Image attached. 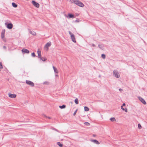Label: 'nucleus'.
<instances>
[{"mask_svg": "<svg viewBox=\"0 0 147 147\" xmlns=\"http://www.w3.org/2000/svg\"><path fill=\"white\" fill-rule=\"evenodd\" d=\"M40 60L42 61H45L47 60V59L45 57H42L40 58Z\"/></svg>", "mask_w": 147, "mask_h": 147, "instance_id": "6ab92c4d", "label": "nucleus"}, {"mask_svg": "<svg viewBox=\"0 0 147 147\" xmlns=\"http://www.w3.org/2000/svg\"><path fill=\"white\" fill-rule=\"evenodd\" d=\"M37 53L38 54V57L40 58L41 57V51L39 49H38V50Z\"/></svg>", "mask_w": 147, "mask_h": 147, "instance_id": "4468645a", "label": "nucleus"}, {"mask_svg": "<svg viewBox=\"0 0 147 147\" xmlns=\"http://www.w3.org/2000/svg\"><path fill=\"white\" fill-rule=\"evenodd\" d=\"M85 124H86L87 126H88L90 125V123L87 122H86L84 123Z\"/></svg>", "mask_w": 147, "mask_h": 147, "instance_id": "c85d7f7f", "label": "nucleus"}, {"mask_svg": "<svg viewBox=\"0 0 147 147\" xmlns=\"http://www.w3.org/2000/svg\"><path fill=\"white\" fill-rule=\"evenodd\" d=\"M54 70V72L55 73H58V70L57 68H56L55 67L53 66V67Z\"/></svg>", "mask_w": 147, "mask_h": 147, "instance_id": "dca6fc26", "label": "nucleus"}, {"mask_svg": "<svg viewBox=\"0 0 147 147\" xmlns=\"http://www.w3.org/2000/svg\"><path fill=\"white\" fill-rule=\"evenodd\" d=\"M92 46L93 47H95V45L94 44H92Z\"/></svg>", "mask_w": 147, "mask_h": 147, "instance_id": "e433bc0d", "label": "nucleus"}, {"mask_svg": "<svg viewBox=\"0 0 147 147\" xmlns=\"http://www.w3.org/2000/svg\"><path fill=\"white\" fill-rule=\"evenodd\" d=\"M26 82L27 84L29 85L32 86H34V83L31 81L26 80Z\"/></svg>", "mask_w": 147, "mask_h": 147, "instance_id": "39448f33", "label": "nucleus"}, {"mask_svg": "<svg viewBox=\"0 0 147 147\" xmlns=\"http://www.w3.org/2000/svg\"><path fill=\"white\" fill-rule=\"evenodd\" d=\"M69 34L70 35L71 38V39L72 41L74 42H76V40H75V36L70 31H69Z\"/></svg>", "mask_w": 147, "mask_h": 147, "instance_id": "7ed1b4c3", "label": "nucleus"}, {"mask_svg": "<svg viewBox=\"0 0 147 147\" xmlns=\"http://www.w3.org/2000/svg\"><path fill=\"white\" fill-rule=\"evenodd\" d=\"M44 84H48L49 82H44L43 83Z\"/></svg>", "mask_w": 147, "mask_h": 147, "instance_id": "2f4dec72", "label": "nucleus"}, {"mask_svg": "<svg viewBox=\"0 0 147 147\" xmlns=\"http://www.w3.org/2000/svg\"><path fill=\"white\" fill-rule=\"evenodd\" d=\"M66 107V106L65 105H63L62 106H59V107L60 108V109H64V108H65Z\"/></svg>", "mask_w": 147, "mask_h": 147, "instance_id": "aec40b11", "label": "nucleus"}, {"mask_svg": "<svg viewBox=\"0 0 147 147\" xmlns=\"http://www.w3.org/2000/svg\"><path fill=\"white\" fill-rule=\"evenodd\" d=\"M96 135H95V134H93V137H96Z\"/></svg>", "mask_w": 147, "mask_h": 147, "instance_id": "c9c22d12", "label": "nucleus"}, {"mask_svg": "<svg viewBox=\"0 0 147 147\" xmlns=\"http://www.w3.org/2000/svg\"><path fill=\"white\" fill-rule=\"evenodd\" d=\"M110 120L111 121H115V119L114 118V117H113V118H111L110 119Z\"/></svg>", "mask_w": 147, "mask_h": 147, "instance_id": "393cba45", "label": "nucleus"}, {"mask_svg": "<svg viewBox=\"0 0 147 147\" xmlns=\"http://www.w3.org/2000/svg\"><path fill=\"white\" fill-rule=\"evenodd\" d=\"M5 32V30H3L2 32L1 33V38H2L3 39L4 37V34Z\"/></svg>", "mask_w": 147, "mask_h": 147, "instance_id": "f8f14e48", "label": "nucleus"}, {"mask_svg": "<svg viewBox=\"0 0 147 147\" xmlns=\"http://www.w3.org/2000/svg\"><path fill=\"white\" fill-rule=\"evenodd\" d=\"M98 47L102 50H103L104 47L103 45L101 44H99Z\"/></svg>", "mask_w": 147, "mask_h": 147, "instance_id": "a211bd4d", "label": "nucleus"}, {"mask_svg": "<svg viewBox=\"0 0 147 147\" xmlns=\"http://www.w3.org/2000/svg\"><path fill=\"white\" fill-rule=\"evenodd\" d=\"M70 1L71 3H74L80 7H83L84 6V5L78 0H71Z\"/></svg>", "mask_w": 147, "mask_h": 147, "instance_id": "f257e3e1", "label": "nucleus"}, {"mask_svg": "<svg viewBox=\"0 0 147 147\" xmlns=\"http://www.w3.org/2000/svg\"><path fill=\"white\" fill-rule=\"evenodd\" d=\"M75 102L76 104H78V100L77 98H76L75 100Z\"/></svg>", "mask_w": 147, "mask_h": 147, "instance_id": "5701e85b", "label": "nucleus"}, {"mask_svg": "<svg viewBox=\"0 0 147 147\" xmlns=\"http://www.w3.org/2000/svg\"><path fill=\"white\" fill-rule=\"evenodd\" d=\"M77 109L75 112H74V114H73V115L75 116L76 114V113H77Z\"/></svg>", "mask_w": 147, "mask_h": 147, "instance_id": "7c9ffc66", "label": "nucleus"}, {"mask_svg": "<svg viewBox=\"0 0 147 147\" xmlns=\"http://www.w3.org/2000/svg\"><path fill=\"white\" fill-rule=\"evenodd\" d=\"M84 111H88L89 110V109L86 107H84Z\"/></svg>", "mask_w": 147, "mask_h": 147, "instance_id": "412c9836", "label": "nucleus"}, {"mask_svg": "<svg viewBox=\"0 0 147 147\" xmlns=\"http://www.w3.org/2000/svg\"><path fill=\"white\" fill-rule=\"evenodd\" d=\"M76 21L77 22H79V21L78 20H76Z\"/></svg>", "mask_w": 147, "mask_h": 147, "instance_id": "4c0bfd02", "label": "nucleus"}, {"mask_svg": "<svg viewBox=\"0 0 147 147\" xmlns=\"http://www.w3.org/2000/svg\"><path fill=\"white\" fill-rule=\"evenodd\" d=\"M3 49H6V46H3Z\"/></svg>", "mask_w": 147, "mask_h": 147, "instance_id": "72a5a7b5", "label": "nucleus"}, {"mask_svg": "<svg viewBox=\"0 0 147 147\" xmlns=\"http://www.w3.org/2000/svg\"><path fill=\"white\" fill-rule=\"evenodd\" d=\"M138 128L139 129H140L141 128H142V126L140 125V124L139 123L138 124Z\"/></svg>", "mask_w": 147, "mask_h": 147, "instance_id": "bb28decb", "label": "nucleus"}, {"mask_svg": "<svg viewBox=\"0 0 147 147\" xmlns=\"http://www.w3.org/2000/svg\"><path fill=\"white\" fill-rule=\"evenodd\" d=\"M119 90L120 91H122L123 90L121 88H119Z\"/></svg>", "mask_w": 147, "mask_h": 147, "instance_id": "f704fd0d", "label": "nucleus"}, {"mask_svg": "<svg viewBox=\"0 0 147 147\" xmlns=\"http://www.w3.org/2000/svg\"><path fill=\"white\" fill-rule=\"evenodd\" d=\"M3 40L5 42H6V40L4 39H3Z\"/></svg>", "mask_w": 147, "mask_h": 147, "instance_id": "58836bf2", "label": "nucleus"}, {"mask_svg": "<svg viewBox=\"0 0 147 147\" xmlns=\"http://www.w3.org/2000/svg\"><path fill=\"white\" fill-rule=\"evenodd\" d=\"M29 32L31 34L35 36L36 35V33L34 31H32L30 30V31Z\"/></svg>", "mask_w": 147, "mask_h": 147, "instance_id": "f3484780", "label": "nucleus"}, {"mask_svg": "<svg viewBox=\"0 0 147 147\" xmlns=\"http://www.w3.org/2000/svg\"><path fill=\"white\" fill-rule=\"evenodd\" d=\"M57 144L60 147H62L63 145L62 144H61L59 142H57Z\"/></svg>", "mask_w": 147, "mask_h": 147, "instance_id": "b1692460", "label": "nucleus"}, {"mask_svg": "<svg viewBox=\"0 0 147 147\" xmlns=\"http://www.w3.org/2000/svg\"><path fill=\"white\" fill-rule=\"evenodd\" d=\"M125 103H124L121 106V109L123 111H125V112H127V109L126 108H125V109L124 108H123V106H125Z\"/></svg>", "mask_w": 147, "mask_h": 147, "instance_id": "9d476101", "label": "nucleus"}, {"mask_svg": "<svg viewBox=\"0 0 147 147\" xmlns=\"http://www.w3.org/2000/svg\"><path fill=\"white\" fill-rule=\"evenodd\" d=\"M55 76H58V75H55Z\"/></svg>", "mask_w": 147, "mask_h": 147, "instance_id": "ea45409f", "label": "nucleus"}, {"mask_svg": "<svg viewBox=\"0 0 147 147\" xmlns=\"http://www.w3.org/2000/svg\"><path fill=\"white\" fill-rule=\"evenodd\" d=\"M31 55H32V56L33 57H34L35 56V54L34 52L32 53Z\"/></svg>", "mask_w": 147, "mask_h": 147, "instance_id": "cd10ccee", "label": "nucleus"}, {"mask_svg": "<svg viewBox=\"0 0 147 147\" xmlns=\"http://www.w3.org/2000/svg\"><path fill=\"white\" fill-rule=\"evenodd\" d=\"M103 59H105V55L104 54H102L101 55Z\"/></svg>", "mask_w": 147, "mask_h": 147, "instance_id": "a878e982", "label": "nucleus"}, {"mask_svg": "<svg viewBox=\"0 0 147 147\" xmlns=\"http://www.w3.org/2000/svg\"><path fill=\"white\" fill-rule=\"evenodd\" d=\"M22 51L23 52H24V53H29V51L27 49H23Z\"/></svg>", "mask_w": 147, "mask_h": 147, "instance_id": "ddd939ff", "label": "nucleus"}, {"mask_svg": "<svg viewBox=\"0 0 147 147\" xmlns=\"http://www.w3.org/2000/svg\"><path fill=\"white\" fill-rule=\"evenodd\" d=\"M7 27L8 29H11L13 28V25L11 23L8 24L7 26Z\"/></svg>", "mask_w": 147, "mask_h": 147, "instance_id": "9b49d317", "label": "nucleus"}, {"mask_svg": "<svg viewBox=\"0 0 147 147\" xmlns=\"http://www.w3.org/2000/svg\"><path fill=\"white\" fill-rule=\"evenodd\" d=\"M90 141L97 145L100 144V142L96 140H90Z\"/></svg>", "mask_w": 147, "mask_h": 147, "instance_id": "423d86ee", "label": "nucleus"}, {"mask_svg": "<svg viewBox=\"0 0 147 147\" xmlns=\"http://www.w3.org/2000/svg\"><path fill=\"white\" fill-rule=\"evenodd\" d=\"M32 3L35 7H36L37 8H38L39 7V4L38 3L36 2L35 1H32Z\"/></svg>", "mask_w": 147, "mask_h": 147, "instance_id": "20e7f679", "label": "nucleus"}, {"mask_svg": "<svg viewBox=\"0 0 147 147\" xmlns=\"http://www.w3.org/2000/svg\"><path fill=\"white\" fill-rule=\"evenodd\" d=\"M9 97L11 98H15L16 96V95L15 94H11L10 93L8 94Z\"/></svg>", "mask_w": 147, "mask_h": 147, "instance_id": "6e6552de", "label": "nucleus"}, {"mask_svg": "<svg viewBox=\"0 0 147 147\" xmlns=\"http://www.w3.org/2000/svg\"><path fill=\"white\" fill-rule=\"evenodd\" d=\"M138 99L144 104L145 105L146 104V102L145 100L142 97H138Z\"/></svg>", "mask_w": 147, "mask_h": 147, "instance_id": "0eeeda50", "label": "nucleus"}, {"mask_svg": "<svg viewBox=\"0 0 147 147\" xmlns=\"http://www.w3.org/2000/svg\"><path fill=\"white\" fill-rule=\"evenodd\" d=\"M3 68L2 63L0 62V68L2 69Z\"/></svg>", "mask_w": 147, "mask_h": 147, "instance_id": "c756f323", "label": "nucleus"}, {"mask_svg": "<svg viewBox=\"0 0 147 147\" xmlns=\"http://www.w3.org/2000/svg\"><path fill=\"white\" fill-rule=\"evenodd\" d=\"M44 117H45L46 118H48L49 119H51V117H47V116H46V115H44Z\"/></svg>", "mask_w": 147, "mask_h": 147, "instance_id": "473e14b6", "label": "nucleus"}, {"mask_svg": "<svg viewBox=\"0 0 147 147\" xmlns=\"http://www.w3.org/2000/svg\"><path fill=\"white\" fill-rule=\"evenodd\" d=\"M113 75L117 78L120 77V75L117 70H115L113 71Z\"/></svg>", "mask_w": 147, "mask_h": 147, "instance_id": "f03ea898", "label": "nucleus"}, {"mask_svg": "<svg viewBox=\"0 0 147 147\" xmlns=\"http://www.w3.org/2000/svg\"><path fill=\"white\" fill-rule=\"evenodd\" d=\"M51 45V42H47L45 46V47L48 48Z\"/></svg>", "mask_w": 147, "mask_h": 147, "instance_id": "2eb2a0df", "label": "nucleus"}, {"mask_svg": "<svg viewBox=\"0 0 147 147\" xmlns=\"http://www.w3.org/2000/svg\"><path fill=\"white\" fill-rule=\"evenodd\" d=\"M65 16L67 18L69 17V18H73L74 17V15L70 13L68 14V16L66 15H65Z\"/></svg>", "mask_w": 147, "mask_h": 147, "instance_id": "1a4fd4ad", "label": "nucleus"}, {"mask_svg": "<svg viewBox=\"0 0 147 147\" xmlns=\"http://www.w3.org/2000/svg\"><path fill=\"white\" fill-rule=\"evenodd\" d=\"M12 5L14 7H17V5L14 3H12Z\"/></svg>", "mask_w": 147, "mask_h": 147, "instance_id": "4be33fe9", "label": "nucleus"}]
</instances>
